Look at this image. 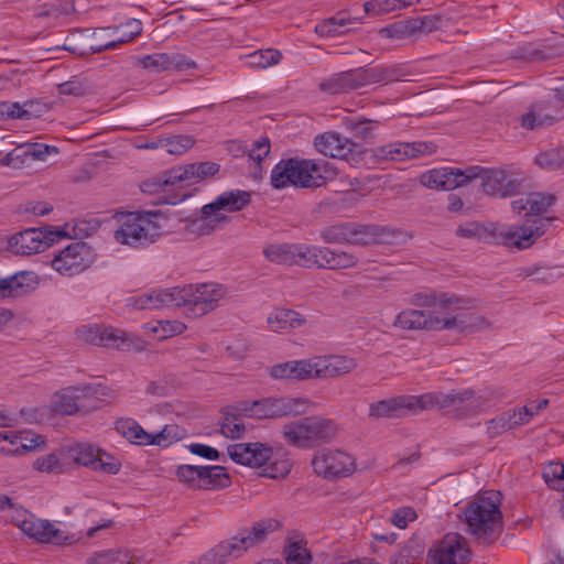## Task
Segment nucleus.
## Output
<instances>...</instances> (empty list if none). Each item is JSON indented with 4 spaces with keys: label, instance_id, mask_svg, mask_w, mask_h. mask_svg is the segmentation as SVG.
<instances>
[{
    "label": "nucleus",
    "instance_id": "1",
    "mask_svg": "<svg viewBox=\"0 0 564 564\" xmlns=\"http://www.w3.org/2000/svg\"><path fill=\"white\" fill-rule=\"evenodd\" d=\"M219 172V165L214 162H197L166 170L147 181L141 189L148 194H164L167 204L175 205L189 196L187 187Z\"/></svg>",
    "mask_w": 564,
    "mask_h": 564
},
{
    "label": "nucleus",
    "instance_id": "2",
    "mask_svg": "<svg viewBox=\"0 0 564 564\" xmlns=\"http://www.w3.org/2000/svg\"><path fill=\"white\" fill-rule=\"evenodd\" d=\"M500 494L485 491L468 502L464 509L468 532L482 544L496 541L502 531Z\"/></svg>",
    "mask_w": 564,
    "mask_h": 564
},
{
    "label": "nucleus",
    "instance_id": "3",
    "mask_svg": "<svg viewBox=\"0 0 564 564\" xmlns=\"http://www.w3.org/2000/svg\"><path fill=\"white\" fill-rule=\"evenodd\" d=\"M280 527L275 519H263L251 529H243L237 535L226 539L188 564H226L242 556L250 547L263 542L269 533Z\"/></svg>",
    "mask_w": 564,
    "mask_h": 564
},
{
    "label": "nucleus",
    "instance_id": "4",
    "mask_svg": "<svg viewBox=\"0 0 564 564\" xmlns=\"http://www.w3.org/2000/svg\"><path fill=\"white\" fill-rule=\"evenodd\" d=\"M327 163L318 160L290 158L282 159L271 171L270 184L275 189L288 186L314 188L327 180Z\"/></svg>",
    "mask_w": 564,
    "mask_h": 564
},
{
    "label": "nucleus",
    "instance_id": "5",
    "mask_svg": "<svg viewBox=\"0 0 564 564\" xmlns=\"http://www.w3.org/2000/svg\"><path fill=\"white\" fill-rule=\"evenodd\" d=\"M337 434L334 421L318 416H306L283 425L285 443L299 448H312L318 444L332 442Z\"/></svg>",
    "mask_w": 564,
    "mask_h": 564
},
{
    "label": "nucleus",
    "instance_id": "6",
    "mask_svg": "<svg viewBox=\"0 0 564 564\" xmlns=\"http://www.w3.org/2000/svg\"><path fill=\"white\" fill-rule=\"evenodd\" d=\"M162 216L156 212L131 213L121 219L120 227L115 231L117 242L130 247H147L155 242L162 235L160 224Z\"/></svg>",
    "mask_w": 564,
    "mask_h": 564
},
{
    "label": "nucleus",
    "instance_id": "7",
    "mask_svg": "<svg viewBox=\"0 0 564 564\" xmlns=\"http://www.w3.org/2000/svg\"><path fill=\"white\" fill-rule=\"evenodd\" d=\"M251 200V194L247 191L234 189L219 195L214 202L203 206L202 215L194 219L191 225V231L197 235L210 234L226 216L219 214V210L235 213L243 209Z\"/></svg>",
    "mask_w": 564,
    "mask_h": 564
},
{
    "label": "nucleus",
    "instance_id": "8",
    "mask_svg": "<svg viewBox=\"0 0 564 564\" xmlns=\"http://www.w3.org/2000/svg\"><path fill=\"white\" fill-rule=\"evenodd\" d=\"M175 306H183L186 316L199 317L215 310L225 296L221 285L204 283L174 288Z\"/></svg>",
    "mask_w": 564,
    "mask_h": 564
},
{
    "label": "nucleus",
    "instance_id": "9",
    "mask_svg": "<svg viewBox=\"0 0 564 564\" xmlns=\"http://www.w3.org/2000/svg\"><path fill=\"white\" fill-rule=\"evenodd\" d=\"M564 118V85L550 89L542 98L533 101L521 115L520 124L527 130L549 127Z\"/></svg>",
    "mask_w": 564,
    "mask_h": 564
},
{
    "label": "nucleus",
    "instance_id": "10",
    "mask_svg": "<svg viewBox=\"0 0 564 564\" xmlns=\"http://www.w3.org/2000/svg\"><path fill=\"white\" fill-rule=\"evenodd\" d=\"M308 401L301 398H267L257 401H241L238 410L245 416L254 419H280L305 413Z\"/></svg>",
    "mask_w": 564,
    "mask_h": 564
},
{
    "label": "nucleus",
    "instance_id": "11",
    "mask_svg": "<svg viewBox=\"0 0 564 564\" xmlns=\"http://www.w3.org/2000/svg\"><path fill=\"white\" fill-rule=\"evenodd\" d=\"M76 334L79 339L86 343L121 350H140L143 345L140 337L112 326L85 325L77 328Z\"/></svg>",
    "mask_w": 564,
    "mask_h": 564
},
{
    "label": "nucleus",
    "instance_id": "12",
    "mask_svg": "<svg viewBox=\"0 0 564 564\" xmlns=\"http://www.w3.org/2000/svg\"><path fill=\"white\" fill-rule=\"evenodd\" d=\"M432 400L433 397H431V393L389 398L371 403L369 406V416L380 419L416 414L421 411L431 409Z\"/></svg>",
    "mask_w": 564,
    "mask_h": 564
},
{
    "label": "nucleus",
    "instance_id": "13",
    "mask_svg": "<svg viewBox=\"0 0 564 564\" xmlns=\"http://www.w3.org/2000/svg\"><path fill=\"white\" fill-rule=\"evenodd\" d=\"M549 223L550 218H538L532 221L528 220L522 226H500L492 230V236L496 243L527 249L544 235Z\"/></svg>",
    "mask_w": 564,
    "mask_h": 564
},
{
    "label": "nucleus",
    "instance_id": "14",
    "mask_svg": "<svg viewBox=\"0 0 564 564\" xmlns=\"http://www.w3.org/2000/svg\"><path fill=\"white\" fill-rule=\"evenodd\" d=\"M312 466L317 476L334 480L350 476L356 469V462L346 452L322 448L314 454Z\"/></svg>",
    "mask_w": 564,
    "mask_h": 564
},
{
    "label": "nucleus",
    "instance_id": "15",
    "mask_svg": "<svg viewBox=\"0 0 564 564\" xmlns=\"http://www.w3.org/2000/svg\"><path fill=\"white\" fill-rule=\"evenodd\" d=\"M431 393L433 397L431 409L453 408L457 415L467 417L480 413L489 406V400L482 395H476L471 389L451 391L449 393Z\"/></svg>",
    "mask_w": 564,
    "mask_h": 564
},
{
    "label": "nucleus",
    "instance_id": "16",
    "mask_svg": "<svg viewBox=\"0 0 564 564\" xmlns=\"http://www.w3.org/2000/svg\"><path fill=\"white\" fill-rule=\"evenodd\" d=\"M93 249L84 241H76L61 250L52 260V267L63 275H76L94 262Z\"/></svg>",
    "mask_w": 564,
    "mask_h": 564
},
{
    "label": "nucleus",
    "instance_id": "17",
    "mask_svg": "<svg viewBox=\"0 0 564 564\" xmlns=\"http://www.w3.org/2000/svg\"><path fill=\"white\" fill-rule=\"evenodd\" d=\"M478 172L477 167H466L465 170L454 167L433 169L423 173L420 182L427 188L451 191L475 180Z\"/></svg>",
    "mask_w": 564,
    "mask_h": 564
},
{
    "label": "nucleus",
    "instance_id": "18",
    "mask_svg": "<svg viewBox=\"0 0 564 564\" xmlns=\"http://www.w3.org/2000/svg\"><path fill=\"white\" fill-rule=\"evenodd\" d=\"M436 144L426 141L416 142H392L372 150L378 162L394 161L401 162L408 159H416L436 152Z\"/></svg>",
    "mask_w": 564,
    "mask_h": 564
},
{
    "label": "nucleus",
    "instance_id": "19",
    "mask_svg": "<svg viewBox=\"0 0 564 564\" xmlns=\"http://www.w3.org/2000/svg\"><path fill=\"white\" fill-rule=\"evenodd\" d=\"M411 304L417 307L436 311V315L448 317L455 311L468 310L470 301L446 293H415L410 300Z\"/></svg>",
    "mask_w": 564,
    "mask_h": 564
},
{
    "label": "nucleus",
    "instance_id": "20",
    "mask_svg": "<svg viewBox=\"0 0 564 564\" xmlns=\"http://www.w3.org/2000/svg\"><path fill=\"white\" fill-rule=\"evenodd\" d=\"M469 551L466 547L465 539L457 533L446 534L429 552L432 564H466Z\"/></svg>",
    "mask_w": 564,
    "mask_h": 564
},
{
    "label": "nucleus",
    "instance_id": "21",
    "mask_svg": "<svg viewBox=\"0 0 564 564\" xmlns=\"http://www.w3.org/2000/svg\"><path fill=\"white\" fill-rule=\"evenodd\" d=\"M436 313V311L406 308L395 316L393 325L403 330H445L446 317H441Z\"/></svg>",
    "mask_w": 564,
    "mask_h": 564
},
{
    "label": "nucleus",
    "instance_id": "22",
    "mask_svg": "<svg viewBox=\"0 0 564 564\" xmlns=\"http://www.w3.org/2000/svg\"><path fill=\"white\" fill-rule=\"evenodd\" d=\"M311 379H330L350 373L356 367L355 358L347 356H316L310 358Z\"/></svg>",
    "mask_w": 564,
    "mask_h": 564
},
{
    "label": "nucleus",
    "instance_id": "23",
    "mask_svg": "<svg viewBox=\"0 0 564 564\" xmlns=\"http://www.w3.org/2000/svg\"><path fill=\"white\" fill-rule=\"evenodd\" d=\"M479 172L475 178H481V187L488 195L507 197L518 192L519 183L514 178H510L505 170L485 169L475 165Z\"/></svg>",
    "mask_w": 564,
    "mask_h": 564
},
{
    "label": "nucleus",
    "instance_id": "24",
    "mask_svg": "<svg viewBox=\"0 0 564 564\" xmlns=\"http://www.w3.org/2000/svg\"><path fill=\"white\" fill-rule=\"evenodd\" d=\"M227 451L234 462L251 468L262 467L273 454L270 446L259 442L232 444Z\"/></svg>",
    "mask_w": 564,
    "mask_h": 564
},
{
    "label": "nucleus",
    "instance_id": "25",
    "mask_svg": "<svg viewBox=\"0 0 564 564\" xmlns=\"http://www.w3.org/2000/svg\"><path fill=\"white\" fill-rule=\"evenodd\" d=\"M22 532L41 543L62 545L68 540L64 531L48 520L36 518L34 514L30 516Z\"/></svg>",
    "mask_w": 564,
    "mask_h": 564
},
{
    "label": "nucleus",
    "instance_id": "26",
    "mask_svg": "<svg viewBox=\"0 0 564 564\" xmlns=\"http://www.w3.org/2000/svg\"><path fill=\"white\" fill-rule=\"evenodd\" d=\"M316 150L334 159H347L356 148V143L337 132H325L314 139Z\"/></svg>",
    "mask_w": 564,
    "mask_h": 564
},
{
    "label": "nucleus",
    "instance_id": "27",
    "mask_svg": "<svg viewBox=\"0 0 564 564\" xmlns=\"http://www.w3.org/2000/svg\"><path fill=\"white\" fill-rule=\"evenodd\" d=\"M397 232L379 225H364L352 221L350 245L367 246L373 243H390Z\"/></svg>",
    "mask_w": 564,
    "mask_h": 564
},
{
    "label": "nucleus",
    "instance_id": "28",
    "mask_svg": "<svg viewBox=\"0 0 564 564\" xmlns=\"http://www.w3.org/2000/svg\"><path fill=\"white\" fill-rule=\"evenodd\" d=\"M47 240L54 239L47 238L40 229L30 228L14 234L9 239V246L15 253L25 256L43 251L50 245Z\"/></svg>",
    "mask_w": 564,
    "mask_h": 564
},
{
    "label": "nucleus",
    "instance_id": "29",
    "mask_svg": "<svg viewBox=\"0 0 564 564\" xmlns=\"http://www.w3.org/2000/svg\"><path fill=\"white\" fill-rule=\"evenodd\" d=\"M365 87L362 67L338 73L321 83V90L328 94H343Z\"/></svg>",
    "mask_w": 564,
    "mask_h": 564
},
{
    "label": "nucleus",
    "instance_id": "30",
    "mask_svg": "<svg viewBox=\"0 0 564 564\" xmlns=\"http://www.w3.org/2000/svg\"><path fill=\"white\" fill-rule=\"evenodd\" d=\"M358 258L346 251H337L327 247L316 248V262L314 267L328 270H343L356 267Z\"/></svg>",
    "mask_w": 564,
    "mask_h": 564
},
{
    "label": "nucleus",
    "instance_id": "31",
    "mask_svg": "<svg viewBox=\"0 0 564 564\" xmlns=\"http://www.w3.org/2000/svg\"><path fill=\"white\" fill-rule=\"evenodd\" d=\"M90 388L69 387L56 393L54 410L57 413L72 415L84 408L83 399L89 393Z\"/></svg>",
    "mask_w": 564,
    "mask_h": 564
},
{
    "label": "nucleus",
    "instance_id": "32",
    "mask_svg": "<svg viewBox=\"0 0 564 564\" xmlns=\"http://www.w3.org/2000/svg\"><path fill=\"white\" fill-rule=\"evenodd\" d=\"M311 371L310 359L291 360L272 366L270 376L274 379L307 380Z\"/></svg>",
    "mask_w": 564,
    "mask_h": 564
},
{
    "label": "nucleus",
    "instance_id": "33",
    "mask_svg": "<svg viewBox=\"0 0 564 564\" xmlns=\"http://www.w3.org/2000/svg\"><path fill=\"white\" fill-rule=\"evenodd\" d=\"M129 305L135 310H155L163 306H175L174 288L158 290L151 293H144L130 299Z\"/></svg>",
    "mask_w": 564,
    "mask_h": 564
},
{
    "label": "nucleus",
    "instance_id": "34",
    "mask_svg": "<svg viewBox=\"0 0 564 564\" xmlns=\"http://www.w3.org/2000/svg\"><path fill=\"white\" fill-rule=\"evenodd\" d=\"M445 329L457 332H480L490 327V322L474 313H458L446 317Z\"/></svg>",
    "mask_w": 564,
    "mask_h": 564
},
{
    "label": "nucleus",
    "instance_id": "35",
    "mask_svg": "<svg viewBox=\"0 0 564 564\" xmlns=\"http://www.w3.org/2000/svg\"><path fill=\"white\" fill-rule=\"evenodd\" d=\"M305 322V318L299 312L290 308H274L267 317V323L272 332L299 328Z\"/></svg>",
    "mask_w": 564,
    "mask_h": 564
},
{
    "label": "nucleus",
    "instance_id": "36",
    "mask_svg": "<svg viewBox=\"0 0 564 564\" xmlns=\"http://www.w3.org/2000/svg\"><path fill=\"white\" fill-rule=\"evenodd\" d=\"M365 86L372 84L388 85L401 79L404 75L401 68L398 67H362Z\"/></svg>",
    "mask_w": 564,
    "mask_h": 564
},
{
    "label": "nucleus",
    "instance_id": "37",
    "mask_svg": "<svg viewBox=\"0 0 564 564\" xmlns=\"http://www.w3.org/2000/svg\"><path fill=\"white\" fill-rule=\"evenodd\" d=\"M202 471L200 490L224 489L231 485L230 476L223 466H202Z\"/></svg>",
    "mask_w": 564,
    "mask_h": 564
},
{
    "label": "nucleus",
    "instance_id": "38",
    "mask_svg": "<svg viewBox=\"0 0 564 564\" xmlns=\"http://www.w3.org/2000/svg\"><path fill=\"white\" fill-rule=\"evenodd\" d=\"M87 564H139V557L127 550H104L93 553L86 561Z\"/></svg>",
    "mask_w": 564,
    "mask_h": 564
},
{
    "label": "nucleus",
    "instance_id": "39",
    "mask_svg": "<svg viewBox=\"0 0 564 564\" xmlns=\"http://www.w3.org/2000/svg\"><path fill=\"white\" fill-rule=\"evenodd\" d=\"M115 429L121 436L133 444L149 445L150 433L145 432L133 419L126 417L117 420Z\"/></svg>",
    "mask_w": 564,
    "mask_h": 564
},
{
    "label": "nucleus",
    "instance_id": "40",
    "mask_svg": "<svg viewBox=\"0 0 564 564\" xmlns=\"http://www.w3.org/2000/svg\"><path fill=\"white\" fill-rule=\"evenodd\" d=\"M379 121L365 117L346 116L343 118V126L356 138L369 140L373 137Z\"/></svg>",
    "mask_w": 564,
    "mask_h": 564
},
{
    "label": "nucleus",
    "instance_id": "41",
    "mask_svg": "<svg viewBox=\"0 0 564 564\" xmlns=\"http://www.w3.org/2000/svg\"><path fill=\"white\" fill-rule=\"evenodd\" d=\"M237 408L238 403L224 409L221 433L228 438H239L245 432V425L240 421V417L245 414Z\"/></svg>",
    "mask_w": 564,
    "mask_h": 564
},
{
    "label": "nucleus",
    "instance_id": "42",
    "mask_svg": "<svg viewBox=\"0 0 564 564\" xmlns=\"http://www.w3.org/2000/svg\"><path fill=\"white\" fill-rule=\"evenodd\" d=\"M99 448L88 443H77L67 447V457L78 465L94 469Z\"/></svg>",
    "mask_w": 564,
    "mask_h": 564
},
{
    "label": "nucleus",
    "instance_id": "43",
    "mask_svg": "<svg viewBox=\"0 0 564 564\" xmlns=\"http://www.w3.org/2000/svg\"><path fill=\"white\" fill-rule=\"evenodd\" d=\"M352 221L337 223L325 227L321 238L326 243H349L351 240Z\"/></svg>",
    "mask_w": 564,
    "mask_h": 564
},
{
    "label": "nucleus",
    "instance_id": "44",
    "mask_svg": "<svg viewBox=\"0 0 564 564\" xmlns=\"http://www.w3.org/2000/svg\"><path fill=\"white\" fill-rule=\"evenodd\" d=\"M294 243H274L264 248L265 258L274 263L294 265Z\"/></svg>",
    "mask_w": 564,
    "mask_h": 564
},
{
    "label": "nucleus",
    "instance_id": "45",
    "mask_svg": "<svg viewBox=\"0 0 564 564\" xmlns=\"http://www.w3.org/2000/svg\"><path fill=\"white\" fill-rule=\"evenodd\" d=\"M553 56V50L550 46L538 43H525L518 47L516 57L528 62L545 61Z\"/></svg>",
    "mask_w": 564,
    "mask_h": 564
},
{
    "label": "nucleus",
    "instance_id": "46",
    "mask_svg": "<svg viewBox=\"0 0 564 564\" xmlns=\"http://www.w3.org/2000/svg\"><path fill=\"white\" fill-rule=\"evenodd\" d=\"M542 477L549 488L564 491V464L551 462L543 467Z\"/></svg>",
    "mask_w": 564,
    "mask_h": 564
},
{
    "label": "nucleus",
    "instance_id": "47",
    "mask_svg": "<svg viewBox=\"0 0 564 564\" xmlns=\"http://www.w3.org/2000/svg\"><path fill=\"white\" fill-rule=\"evenodd\" d=\"M19 431H0V456H21V440Z\"/></svg>",
    "mask_w": 564,
    "mask_h": 564
},
{
    "label": "nucleus",
    "instance_id": "48",
    "mask_svg": "<svg viewBox=\"0 0 564 564\" xmlns=\"http://www.w3.org/2000/svg\"><path fill=\"white\" fill-rule=\"evenodd\" d=\"M24 279V273H18L6 278L0 276V297L6 299L21 296L25 292L23 283Z\"/></svg>",
    "mask_w": 564,
    "mask_h": 564
},
{
    "label": "nucleus",
    "instance_id": "49",
    "mask_svg": "<svg viewBox=\"0 0 564 564\" xmlns=\"http://www.w3.org/2000/svg\"><path fill=\"white\" fill-rule=\"evenodd\" d=\"M282 58L280 51L268 48L248 55V65L256 68H267L276 65Z\"/></svg>",
    "mask_w": 564,
    "mask_h": 564
},
{
    "label": "nucleus",
    "instance_id": "50",
    "mask_svg": "<svg viewBox=\"0 0 564 564\" xmlns=\"http://www.w3.org/2000/svg\"><path fill=\"white\" fill-rule=\"evenodd\" d=\"M535 162L542 169L564 171V147L541 152L536 155Z\"/></svg>",
    "mask_w": 564,
    "mask_h": 564
},
{
    "label": "nucleus",
    "instance_id": "51",
    "mask_svg": "<svg viewBox=\"0 0 564 564\" xmlns=\"http://www.w3.org/2000/svg\"><path fill=\"white\" fill-rule=\"evenodd\" d=\"M202 466L181 465L176 470V476L181 482L191 489H199L202 487Z\"/></svg>",
    "mask_w": 564,
    "mask_h": 564
},
{
    "label": "nucleus",
    "instance_id": "52",
    "mask_svg": "<svg viewBox=\"0 0 564 564\" xmlns=\"http://www.w3.org/2000/svg\"><path fill=\"white\" fill-rule=\"evenodd\" d=\"M555 196L543 193L529 194V210L525 216H539L547 213L550 207L554 204Z\"/></svg>",
    "mask_w": 564,
    "mask_h": 564
},
{
    "label": "nucleus",
    "instance_id": "53",
    "mask_svg": "<svg viewBox=\"0 0 564 564\" xmlns=\"http://www.w3.org/2000/svg\"><path fill=\"white\" fill-rule=\"evenodd\" d=\"M160 143L161 147L165 148L167 153L181 155L194 145L195 140L191 135L178 134L160 140Z\"/></svg>",
    "mask_w": 564,
    "mask_h": 564
},
{
    "label": "nucleus",
    "instance_id": "54",
    "mask_svg": "<svg viewBox=\"0 0 564 564\" xmlns=\"http://www.w3.org/2000/svg\"><path fill=\"white\" fill-rule=\"evenodd\" d=\"M182 433L177 425L171 424L165 425L160 432L156 434H150L149 445H159L166 447L173 442L181 440Z\"/></svg>",
    "mask_w": 564,
    "mask_h": 564
},
{
    "label": "nucleus",
    "instance_id": "55",
    "mask_svg": "<svg viewBox=\"0 0 564 564\" xmlns=\"http://www.w3.org/2000/svg\"><path fill=\"white\" fill-rule=\"evenodd\" d=\"M317 246L307 243H294V265L312 268L316 262Z\"/></svg>",
    "mask_w": 564,
    "mask_h": 564
},
{
    "label": "nucleus",
    "instance_id": "56",
    "mask_svg": "<svg viewBox=\"0 0 564 564\" xmlns=\"http://www.w3.org/2000/svg\"><path fill=\"white\" fill-rule=\"evenodd\" d=\"M402 9L400 0H370L364 4V12L367 15H382Z\"/></svg>",
    "mask_w": 564,
    "mask_h": 564
},
{
    "label": "nucleus",
    "instance_id": "57",
    "mask_svg": "<svg viewBox=\"0 0 564 564\" xmlns=\"http://www.w3.org/2000/svg\"><path fill=\"white\" fill-rule=\"evenodd\" d=\"M30 160L29 151L26 150V143L18 145L9 153H7L1 160L2 166H10L13 169H20Z\"/></svg>",
    "mask_w": 564,
    "mask_h": 564
},
{
    "label": "nucleus",
    "instance_id": "58",
    "mask_svg": "<svg viewBox=\"0 0 564 564\" xmlns=\"http://www.w3.org/2000/svg\"><path fill=\"white\" fill-rule=\"evenodd\" d=\"M356 19H346L344 17H333L329 20L318 24L316 31L326 36H336L343 33L341 28L351 24Z\"/></svg>",
    "mask_w": 564,
    "mask_h": 564
},
{
    "label": "nucleus",
    "instance_id": "59",
    "mask_svg": "<svg viewBox=\"0 0 564 564\" xmlns=\"http://www.w3.org/2000/svg\"><path fill=\"white\" fill-rule=\"evenodd\" d=\"M285 553L286 564H310L311 554L302 541L291 543Z\"/></svg>",
    "mask_w": 564,
    "mask_h": 564
},
{
    "label": "nucleus",
    "instance_id": "60",
    "mask_svg": "<svg viewBox=\"0 0 564 564\" xmlns=\"http://www.w3.org/2000/svg\"><path fill=\"white\" fill-rule=\"evenodd\" d=\"M143 68L150 69L152 72H164L170 70V54L166 53H156L151 55H145L141 58H138Z\"/></svg>",
    "mask_w": 564,
    "mask_h": 564
},
{
    "label": "nucleus",
    "instance_id": "61",
    "mask_svg": "<svg viewBox=\"0 0 564 564\" xmlns=\"http://www.w3.org/2000/svg\"><path fill=\"white\" fill-rule=\"evenodd\" d=\"M28 105L30 104L21 106L19 102L0 101V120L31 118V112L24 108Z\"/></svg>",
    "mask_w": 564,
    "mask_h": 564
},
{
    "label": "nucleus",
    "instance_id": "62",
    "mask_svg": "<svg viewBox=\"0 0 564 564\" xmlns=\"http://www.w3.org/2000/svg\"><path fill=\"white\" fill-rule=\"evenodd\" d=\"M487 434L490 438H495L507 431L512 430L510 424V415L505 411L494 419L487 421Z\"/></svg>",
    "mask_w": 564,
    "mask_h": 564
},
{
    "label": "nucleus",
    "instance_id": "63",
    "mask_svg": "<svg viewBox=\"0 0 564 564\" xmlns=\"http://www.w3.org/2000/svg\"><path fill=\"white\" fill-rule=\"evenodd\" d=\"M120 467L121 463L119 459L99 449L96 457V463L94 465V470H100L107 474L115 475L120 470Z\"/></svg>",
    "mask_w": 564,
    "mask_h": 564
},
{
    "label": "nucleus",
    "instance_id": "64",
    "mask_svg": "<svg viewBox=\"0 0 564 564\" xmlns=\"http://www.w3.org/2000/svg\"><path fill=\"white\" fill-rule=\"evenodd\" d=\"M34 469L41 473H61L63 469L62 463L55 453L40 456L34 462Z\"/></svg>",
    "mask_w": 564,
    "mask_h": 564
}]
</instances>
